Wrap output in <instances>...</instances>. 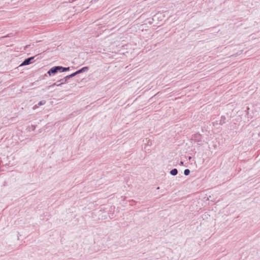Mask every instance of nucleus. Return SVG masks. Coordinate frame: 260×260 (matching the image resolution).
Masks as SVG:
<instances>
[{
	"label": "nucleus",
	"mask_w": 260,
	"mask_h": 260,
	"mask_svg": "<svg viewBox=\"0 0 260 260\" xmlns=\"http://www.w3.org/2000/svg\"><path fill=\"white\" fill-rule=\"evenodd\" d=\"M61 68L60 66H57L53 68H52L49 71H48L47 74L51 76L52 74H55L58 71H60Z\"/></svg>",
	"instance_id": "1"
},
{
	"label": "nucleus",
	"mask_w": 260,
	"mask_h": 260,
	"mask_svg": "<svg viewBox=\"0 0 260 260\" xmlns=\"http://www.w3.org/2000/svg\"><path fill=\"white\" fill-rule=\"evenodd\" d=\"M34 58V57H31L27 59H26L21 64H20V65L19 66L21 67V66L29 64L31 63L30 61L31 60H32Z\"/></svg>",
	"instance_id": "2"
},
{
	"label": "nucleus",
	"mask_w": 260,
	"mask_h": 260,
	"mask_svg": "<svg viewBox=\"0 0 260 260\" xmlns=\"http://www.w3.org/2000/svg\"><path fill=\"white\" fill-rule=\"evenodd\" d=\"M64 79H65V77L63 78V79H61L59 80V81H57V83H58L57 84H56V83H54V84H52L51 85L49 86V88L51 87H53V86H54L55 85H56V86H60L61 84H63L64 83H66L67 82H65Z\"/></svg>",
	"instance_id": "3"
},
{
	"label": "nucleus",
	"mask_w": 260,
	"mask_h": 260,
	"mask_svg": "<svg viewBox=\"0 0 260 260\" xmlns=\"http://www.w3.org/2000/svg\"><path fill=\"white\" fill-rule=\"evenodd\" d=\"M88 70V68L87 67H85L82 68L80 70L76 71V73H77V74H78L81 73L82 72H86Z\"/></svg>",
	"instance_id": "4"
},
{
	"label": "nucleus",
	"mask_w": 260,
	"mask_h": 260,
	"mask_svg": "<svg viewBox=\"0 0 260 260\" xmlns=\"http://www.w3.org/2000/svg\"><path fill=\"white\" fill-rule=\"evenodd\" d=\"M77 75V73H76V72L70 75H68V76H67L65 77V82H67L68 81V79H69L71 77H74L75 75Z\"/></svg>",
	"instance_id": "5"
},
{
	"label": "nucleus",
	"mask_w": 260,
	"mask_h": 260,
	"mask_svg": "<svg viewBox=\"0 0 260 260\" xmlns=\"http://www.w3.org/2000/svg\"><path fill=\"white\" fill-rule=\"evenodd\" d=\"M177 173L178 171L176 169H174L170 171V174L173 176L177 175Z\"/></svg>",
	"instance_id": "6"
},
{
	"label": "nucleus",
	"mask_w": 260,
	"mask_h": 260,
	"mask_svg": "<svg viewBox=\"0 0 260 260\" xmlns=\"http://www.w3.org/2000/svg\"><path fill=\"white\" fill-rule=\"evenodd\" d=\"M60 68H61L60 70H61V72H66V71H69L70 70L69 67L63 68V67L60 66Z\"/></svg>",
	"instance_id": "7"
},
{
	"label": "nucleus",
	"mask_w": 260,
	"mask_h": 260,
	"mask_svg": "<svg viewBox=\"0 0 260 260\" xmlns=\"http://www.w3.org/2000/svg\"><path fill=\"white\" fill-rule=\"evenodd\" d=\"M190 170L189 169H185L184 171V174L186 176L190 174Z\"/></svg>",
	"instance_id": "8"
},
{
	"label": "nucleus",
	"mask_w": 260,
	"mask_h": 260,
	"mask_svg": "<svg viewBox=\"0 0 260 260\" xmlns=\"http://www.w3.org/2000/svg\"><path fill=\"white\" fill-rule=\"evenodd\" d=\"M46 103V102L45 101H42L38 103V105L39 106H42L44 105Z\"/></svg>",
	"instance_id": "9"
},
{
	"label": "nucleus",
	"mask_w": 260,
	"mask_h": 260,
	"mask_svg": "<svg viewBox=\"0 0 260 260\" xmlns=\"http://www.w3.org/2000/svg\"><path fill=\"white\" fill-rule=\"evenodd\" d=\"M38 107V106L37 105H35L33 107V109H36Z\"/></svg>",
	"instance_id": "10"
},
{
	"label": "nucleus",
	"mask_w": 260,
	"mask_h": 260,
	"mask_svg": "<svg viewBox=\"0 0 260 260\" xmlns=\"http://www.w3.org/2000/svg\"><path fill=\"white\" fill-rule=\"evenodd\" d=\"M183 162L182 161H181V162H180V165H183Z\"/></svg>",
	"instance_id": "11"
},
{
	"label": "nucleus",
	"mask_w": 260,
	"mask_h": 260,
	"mask_svg": "<svg viewBox=\"0 0 260 260\" xmlns=\"http://www.w3.org/2000/svg\"><path fill=\"white\" fill-rule=\"evenodd\" d=\"M214 148H215H215H216V145H214Z\"/></svg>",
	"instance_id": "12"
}]
</instances>
